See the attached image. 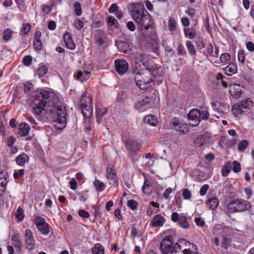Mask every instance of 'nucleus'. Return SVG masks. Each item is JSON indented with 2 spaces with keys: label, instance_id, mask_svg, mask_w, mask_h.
<instances>
[{
  "label": "nucleus",
  "instance_id": "nucleus-1",
  "mask_svg": "<svg viewBox=\"0 0 254 254\" xmlns=\"http://www.w3.org/2000/svg\"><path fill=\"white\" fill-rule=\"evenodd\" d=\"M33 102L36 105L33 109L35 115H41L45 107L49 118L55 123V127L62 130L65 127L66 115L65 106L53 92L43 89L35 94Z\"/></svg>",
  "mask_w": 254,
  "mask_h": 254
},
{
  "label": "nucleus",
  "instance_id": "nucleus-2",
  "mask_svg": "<svg viewBox=\"0 0 254 254\" xmlns=\"http://www.w3.org/2000/svg\"><path fill=\"white\" fill-rule=\"evenodd\" d=\"M135 62L139 65L142 64L148 70L151 75V77L148 79H141L138 77H135V81L136 86L141 90H145L150 87V83L156 82L157 85H159L163 81V77L158 73L159 67L155 64L148 61H144V56L139 55L135 58Z\"/></svg>",
  "mask_w": 254,
  "mask_h": 254
},
{
  "label": "nucleus",
  "instance_id": "nucleus-3",
  "mask_svg": "<svg viewBox=\"0 0 254 254\" xmlns=\"http://www.w3.org/2000/svg\"><path fill=\"white\" fill-rule=\"evenodd\" d=\"M130 15L139 31L147 30L153 24L152 16L139 2L131 3Z\"/></svg>",
  "mask_w": 254,
  "mask_h": 254
},
{
  "label": "nucleus",
  "instance_id": "nucleus-4",
  "mask_svg": "<svg viewBox=\"0 0 254 254\" xmlns=\"http://www.w3.org/2000/svg\"><path fill=\"white\" fill-rule=\"evenodd\" d=\"M251 203L246 200L239 198L231 201L227 206V210L230 213L243 212L250 210Z\"/></svg>",
  "mask_w": 254,
  "mask_h": 254
},
{
  "label": "nucleus",
  "instance_id": "nucleus-5",
  "mask_svg": "<svg viewBox=\"0 0 254 254\" xmlns=\"http://www.w3.org/2000/svg\"><path fill=\"white\" fill-rule=\"evenodd\" d=\"M80 107L83 117L86 119H90L93 114L92 100L90 94L84 92L80 99Z\"/></svg>",
  "mask_w": 254,
  "mask_h": 254
},
{
  "label": "nucleus",
  "instance_id": "nucleus-6",
  "mask_svg": "<svg viewBox=\"0 0 254 254\" xmlns=\"http://www.w3.org/2000/svg\"><path fill=\"white\" fill-rule=\"evenodd\" d=\"M208 117V112L204 109H202V110L193 109L190 111L188 115V119L190 122V124L192 127L197 126L201 120H206Z\"/></svg>",
  "mask_w": 254,
  "mask_h": 254
},
{
  "label": "nucleus",
  "instance_id": "nucleus-7",
  "mask_svg": "<svg viewBox=\"0 0 254 254\" xmlns=\"http://www.w3.org/2000/svg\"><path fill=\"white\" fill-rule=\"evenodd\" d=\"M173 236L165 237L160 244V250L162 254H172L178 252L177 247L174 245Z\"/></svg>",
  "mask_w": 254,
  "mask_h": 254
},
{
  "label": "nucleus",
  "instance_id": "nucleus-8",
  "mask_svg": "<svg viewBox=\"0 0 254 254\" xmlns=\"http://www.w3.org/2000/svg\"><path fill=\"white\" fill-rule=\"evenodd\" d=\"M253 105L252 100L249 98H247L245 100L234 105L232 107V112L235 116L242 114L249 110Z\"/></svg>",
  "mask_w": 254,
  "mask_h": 254
},
{
  "label": "nucleus",
  "instance_id": "nucleus-9",
  "mask_svg": "<svg viewBox=\"0 0 254 254\" xmlns=\"http://www.w3.org/2000/svg\"><path fill=\"white\" fill-rule=\"evenodd\" d=\"M125 145L128 153L133 156L137 154L141 147V144L138 142L131 138L125 139Z\"/></svg>",
  "mask_w": 254,
  "mask_h": 254
},
{
  "label": "nucleus",
  "instance_id": "nucleus-10",
  "mask_svg": "<svg viewBox=\"0 0 254 254\" xmlns=\"http://www.w3.org/2000/svg\"><path fill=\"white\" fill-rule=\"evenodd\" d=\"M38 230L41 234L47 235L50 232V226L45 222V219L41 216H36L34 220Z\"/></svg>",
  "mask_w": 254,
  "mask_h": 254
},
{
  "label": "nucleus",
  "instance_id": "nucleus-11",
  "mask_svg": "<svg viewBox=\"0 0 254 254\" xmlns=\"http://www.w3.org/2000/svg\"><path fill=\"white\" fill-rule=\"evenodd\" d=\"M114 64L116 72L120 75L125 74L128 69V64L125 59H116Z\"/></svg>",
  "mask_w": 254,
  "mask_h": 254
},
{
  "label": "nucleus",
  "instance_id": "nucleus-12",
  "mask_svg": "<svg viewBox=\"0 0 254 254\" xmlns=\"http://www.w3.org/2000/svg\"><path fill=\"white\" fill-rule=\"evenodd\" d=\"M151 98L146 96L136 102L134 107L138 111L142 112L151 107Z\"/></svg>",
  "mask_w": 254,
  "mask_h": 254
},
{
  "label": "nucleus",
  "instance_id": "nucleus-13",
  "mask_svg": "<svg viewBox=\"0 0 254 254\" xmlns=\"http://www.w3.org/2000/svg\"><path fill=\"white\" fill-rule=\"evenodd\" d=\"M25 243L27 249L32 251L35 247V240L31 230L26 229L24 233Z\"/></svg>",
  "mask_w": 254,
  "mask_h": 254
},
{
  "label": "nucleus",
  "instance_id": "nucleus-14",
  "mask_svg": "<svg viewBox=\"0 0 254 254\" xmlns=\"http://www.w3.org/2000/svg\"><path fill=\"white\" fill-rule=\"evenodd\" d=\"M175 246L177 247L178 252L179 250L183 251V250L185 249L190 250V248H192L193 250H197L195 245L190 243L188 240L184 239L178 240V242L175 244Z\"/></svg>",
  "mask_w": 254,
  "mask_h": 254
},
{
  "label": "nucleus",
  "instance_id": "nucleus-15",
  "mask_svg": "<svg viewBox=\"0 0 254 254\" xmlns=\"http://www.w3.org/2000/svg\"><path fill=\"white\" fill-rule=\"evenodd\" d=\"M166 222L165 218L161 214L154 216L150 222V225L153 227H162Z\"/></svg>",
  "mask_w": 254,
  "mask_h": 254
},
{
  "label": "nucleus",
  "instance_id": "nucleus-16",
  "mask_svg": "<svg viewBox=\"0 0 254 254\" xmlns=\"http://www.w3.org/2000/svg\"><path fill=\"white\" fill-rule=\"evenodd\" d=\"M63 38L65 45L67 49L73 50L75 48V43L69 33L66 32L64 34Z\"/></svg>",
  "mask_w": 254,
  "mask_h": 254
},
{
  "label": "nucleus",
  "instance_id": "nucleus-17",
  "mask_svg": "<svg viewBox=\"0 0 254 254\" xmlns=\"http://www.w3.org/2000/svg\"><path fill=\"white\" fill-rule=\"evenodd\" d=\"M212 106L214 110H217L220 113L227 114L229 111V106L227 104L217 102L213 103Z\"/></svg>",
  "mask_w": 254,
  "mask_h": 254
},
{
  "label": "nucleus",
  "instance_id": "nucleus-18",
  "mask_svg": "<svg viewBox=\"0 0 254 254\" xmlns=\"http://www.w3.org/2000/svg\"><path fill=\"white\" fill-rule=\"evenodd\" d=\"M173 125L177 131L182 132L185 134L189 132V128L188 125L185 123H182L178 121H176L173 123Z\"/></svg>",
  "mask_w": 254,
  "mask_h": 254
},
{
  "label": "nucleus",
  "instance_id": "nucleus-19",
  "mask_svg": "<svg viewBox=\"0 0 254 254\" xmlns=\"http://www.w3.org/2000/svg\"><path fill=\"white\" fill-rule=\"evenodd\" d=\"M195 26H191V27H186L183 31L186 38L189 39H193L196 37L197 32L195 29Z\"/></svg>",
  "mask_w": 254,
  "mask_h": 254
},
{
  "label": "nucleus",
  "instance_id": "nucleus-20",
  "mask_svg": "<svg viewBox=\"0 0 254 254\" xmlns=\"http://www.w3.org/2000/svg\"><path fill=\"white\" fill-rule=\"evenodd\" d=\"M106 37L105 32L103 30L98 29L96 31L95 38L99 46L105 43Z\"/></svg>",
  "mask_w": 254,
  "mask_h": 254
},
{
  "label": "nucleus",
  "instance_id": "nucleus-21",
  "mask_svg": "<svg viewBox=\"0 0 254 254\" xmlns=\"http://www.w3.org/2000/svg\"><path fill=\"white\" fill-rule=\"evenodd\" d=\"M108 111V109L107 107H102L96 106V121L99 123L102 117L106 115Z\"/></svg>",
  "mask_w": 254,
  "mask_h": 254
},
{
  "label": "nucleus",
  "instance_id": "nucleus-22",
  "mask_svg": "<svg viewBox=\"0 0 254 254\" xmlns=\"http://www.w3.org/2000/svg\"><path fill=\"white\" fill-rule=\"evenodd\" d=\"M29 157L26 154L22 153L15 158L16 163L19 166H23L26 163L29 162Z\"/></svg>",
  "mask_w": 254,
  "mask_h": 254
},
{
  "label": "nucleus",
  "instance_id": "nucleus-23",
  "mask_svg": "<svg viewBox=\"0 0 254 254\" xmlns=\"http://www.w3.org/2000/svg\"><path fill=\"white\" fill-rule=\"evenodd\" d=\"M30 130V126L26 123H22L19 125L18 134L21 136H26L28 135Z\"/></svg>",
  "mask_w": 254,
  "mask_h": 254
},
{
  "label": "nucleus",
  "instance_id": "nucleus-24",
  "mask_svg": "<svg viewBox=\"0 0 254 254\" xmlns=\"http://www.w3.org/2000/svg\"><path fill=\"white\" fill-rule=\"evenodd\" d=\"M12 245L19 251L21 250L22 243L20 241L18 234H14L11 237Z\"/></svg>",
  "mask_w": 254,
  "mask_h": 254
},
{
  "label": "nucleus",
  "instance_id": "nucleus-25",
  "mask_svg": "<svg viewBox=\"0 0 254 254\" xmlns=\"http://www.w3.org/2000/svg\"><path fill=\"white\" fill-rule=\"evenodd\" d=\"M106 177L108 180L114 181V183L118 185L117 182V175L116 171L112 167L108 166L107 168Z\"/></svg>",
  "mask_w": 254,
  "mask_h": 254
},
{
  "label": "nucleus",
  "instance_id": "nucleus-26",
  "mask_svg": "<svg viewBox=\"0 0 254 254\" xmlns=\"http://www.w3.org/2000/svg\"><path fill=\"white\" fill-rule=\"evenodd\" d=\"M75 78L83 82L87 80L89 77V73L87 71H82L81 70L77 71L74 74Z\"/></svg>",
  "mask_w": 254,
  "mask_h": 254
},
{
  "label": "nucleus",
  "instance_id": "nucleus-27",
  "mask_svg": "<svg viewBox=\"0 0 254 254\" xmlns=\"http://www.w3.org/2000/svg\"><path fill=\"white\" fill-rule=\"evenodd\" d=\"M206 203L210 209L214 210L217 208L219 204V201L217 197H213L208 199Z\"/></svg>",
  "mask_w": 254,
  "mask_h": 254
},
{
  "label": "nucleus",
  "instance_id": "nucleus-28",
  "mask_svg": "<svg viewBox=\"0 0 254 254\" xmlns=\"http://www.w3.org/2000/svg\"><path fill=\"white\" fill-rule=\"evenodd\" d=\"M237 70V64L235 63H231L224 68L225 73L228 75H232L235 73Z\"/></svg>",
  "mask_w": 254,
  "mask_h": 254
},
{
  "label": "nucleus",
  "instance_id": "nucleus-29",
  "mask_svg": "<svg viewBox=\"0 0 254 254\" xmlns=\"http://www.w3.org/2000/svg\"><path fill=\"white\" fill-rule=\"evenodd\" d=\"M186 46L190 55L194 58L196 55V50L193 44L188 40L186 42Z\"/></svg>",
  "mask_w": 254,
  "mask_h": 254
},
{
  "label": "nucleus",
  "instance_id": "nucleus-30",
  "mask_svg": "<svg viewBox=\"0 0 254 254\" xmlns=\"http://www.w3.org/2000/svg\"><path fill=\"white\" fill-rule=\"evenodd\" d=\"M144 122L145 123L152 126H156L157 125V119L156 117L152 115L146 116L144 118Z\"/></svg>",
  "mask_w": 254,
  "mask_h": 254
},
{
  "label": "nucleus",
  "instance_id": "nucleus-31",
  "mask_svg": "<svg viewBox=\"0 0 254 254\" xmlns=\"http://www.w3.org/2000/svg\"><path fill=\"white\" fill-rule=\"evenodd\" d=\"M179 225L185 229H189L190 228V225L188 221V218L186 216H181L180 220L178 223Z\"/></svg>",
  "mask_w": 254,
  "mask_h": 254
},
{
  "label": "nucleus",
  "instance_id": "nucleus-32",
  "mask_svg": "<svg viewBox=\"0 0 254 254\" xmlns=\"http://www.w3.org/2000/svg\"><path fill=\"white\" fill-rule=\"evenodd\" d=\"M106 22L108 27L114 26L116 28L119 27V24L117 19L113 16H109L106 18Z\"/></svg>",
  "mask_w": 254,
  "mask_h": 254
},
{
  "label": "nucleus",
  "instance_id": "nucleus-33",
  "mask_svg": "<svg viewBox=\"0 0 254 254\" xmlns=\"http://www.w3.org/2000/svg\"><path fill=\"white\" fill-rule=\"evenodd\" d=\"M237 137H234L231 139H226L225 138H221L220 142L224 143L227 145V147L230 148L233 147L237 143Z\"/></svg>",
  "mask_w": 254,
  "mask_h": 254
},
{
  "label": "nucleus",
  "instance_id": "nucleus-34",
  "mask_svg": "<svg viewBox=\"0 0 254 254\" xmlns=\"http://www.w3.org/2000/svg\"><path fill=\"white\" fill-rule=\"evenodd\" d=\"M93 185L97 191L102 192L105 188V184L98 179H95Z\"/></svg>",
  "mask_w": 254,
  "mask_h": 254
},
{
  "label": "nucleus",
  "instance_id": "nucleus-35",
  "mask_svg": "<svg viewBox=\"0 0 254 254\" xmlns=\"http://www.w3.org/2000/svg\"><path fill=\"white\" fill-rule=\"evenodd\" d=\"M91 252L93 254H104V250L102 245L97 243L92 248Z\"/></svg>",
  "mask_w": 254,
  "mask_h": 254
},
{
  "label": "nucleus",
  "instance_id": "nucleus-36",
  "mask_svg": "<svg viewBox=\"0 0 254 254\" xmlns=\"http://www.w3.org/2000/svg\"><path fill=\"white\" fill-rule=\"evenodd\" d=\"M214 48L213 46L211 43H208L206 46V50L204 52L203 54L207 58L209 57H212L213 56Z\"/></svg>",
  "mask_w": 254,
  "mask_h": 254
},
{
  "label": "nucleus",
  "instance_id": "nucleus-37",
  "mask_svg": "<svg viewBox=\"0 0 254 254\" xmlns=\"http://www.w3.org/2000/svg\"><path fill=\"white\" fill-rule=\"evenodd\" d=\"M154 207L155 208H159V204L157 202H155L154 201H151L149 203V205L147 207L146 210V214L148 216L150 217L153 212V210L152 207Z\"/></svg>",
  "mask_w": 254,
  "mask_h": 254
},
{
  "label": "nucleus",
  "instance_id": "nucleus-38",
  "mask_svg": "<svg viewBox=\"0 0 254 254\" xmlns=\"http://www.w3.org/2000/svg\"><path fill=\"white\" fill-rule=\"evenodd\" d=\"M169 30L171 32L175 31L177 29V22L174 17H170L168 21Z\"/></svg>",
  "mask_w": 254,
  "mask_h": 254
},
{
  "label": "nucleus",
  "instance_id": "nucleus-39",
  "mask_svg": "<svg viewBox=\"0 0 254 254\" xmlns=\"http://www.w3.org/2000/svg\"><path fill=\"white\" fill-rule=\"evenodd\" d=\"M249 141L244 139L240 141L238 144V150L239 152H243L249 145Z\"/></svg>",
  "mask_w": 254,
  "mask_h": 254
},
{
  "label": "nucleus",
  "instance_id": "nucleus-40",
  "mask_svg": "<svg viewBox=\"0 0 254 254\" xmlns=\"http://www.w3.org/2000/svg\"><path fill=\"white\" fill-rule=\"evenodd\" d=\"M12 30L10 28L4 29L2 32L3 39L6 42L10 40L12 34Z\"/></svg>",
  "mask_w": 254,
  "mask_h": 254
},
{
  "label": "nucleus",
  "instance_id": "nucleus-41",
  "mask_svg": "<svg viewBox=\"0 0 254 254\" xmlns=\"http://www.w3.org/2000/svg\"><path fill=\"white\" fill-rule=\"evenodd\" d=\"M150 183L148 181H145L142 188V192L145 194H150L152 191Z\"/></svg>",
  "mask_w": 254,
  "mask_h": 254
},
{
  "label": "nucleus",
  "instance_id": "nucleus-42",
  "mask_svg": "<svg viewBox=\"0 0 254 254\" xmlns=\"http://www.w3.org/2000/svg\"><path fill=\"white\" fill-rule=\"evenodd\" d=\"M15 216L19 221H21L23 220L24 214L23 209L21 207H18L15 213Z\"/></svg>",
  "mask_w": 254,
  "mask_h": 254
},
{
  "label": "nucleus",
  "instance_id": "nucleus-43",
  "mask_svg": "<svg viewBox=\"0 0 254 254\" xmlns=\"http://www.w3.org/2000/svg\"><path fill=\"white\" fill-rule=\"evenodd\" d=\"M118 48H122L124 52H127L129 50L128 43L125 41H120L117 43Z\"/></svg>",
  "mask_w": 254,
  "mask_h": 254
},
{
  "label": "nucleus",
  "instance_id": "nucleus-44",
  "mask_svg": "<svg viewBox=\"0 0 254 254\" xmlns=\"http://www.w3.org/2000/svg\"><path fill=\"white\" fill-rule=\"evenodd\" d=\"M37 72L40 77H44L48 72V68L46 65H42L38 68Z\"/></svg>",
  "mask_w": 254,
  "mask_h": 254
},
{
  "label": "nucleus",
  "instance_id": "nucleus-45",
  "mask_svg": "<svg viewBox=\"0 0 254 254\" xmlns=\"http://www.w3.org/2000/svg\"><path fill=\"white\" fill-rule=\"evenodd\" d=\"M177 54L179 56L185 57L187 55L186 50L182 45H179L177 48Z\"/></svg>",
  "mask_w": 254,
  "mask_h": 254
},
{
  "label": "nucleus",
  "instance_id": "nucleus-46",
  "mask_svg": "<svg viewBox=\"0 0 254 254\" xmlns=\"http://www.w3.org/2000/svg\"><path fill=\"white\" fill-rule=\"evenodd\" d=\"M127 206L132 210H135L138 206V203L133 199H129L127 201Z\"/></svg>",
  "mask_w": 254,
  "mask_h": 254
},
{
  "label": "nucleus",
  "instance_id": "nucleus-47",
  "mask_svg": "<svg viewBox=\"0 0 254 254\" xmlns=\"http://www.w3.org/2000/svg\"><path fill=\"white\" fill-rule=\"evenodd\" d=\"M74 8L75 14L77 16H80L82 14V9L80 2L76 1L74 3Z\"/></svg>",
  "mask_w": 254,
  "mask_h": 254
},
{
  "label": "nucleus",
  "instance_id": "nucleus-48",
  "mask_svg": "<svg viewBox=\"0 0 254 254\" xmlns=\"http://www.w3.org/2000/svg\"><path fill=\"white\" fill-rule=\"evenodd\" d=\"M231 242L230 239L227 236L223 237V240L221 243V247L223 249H227Z\"/></svg>",
  "mask_w": 254,
  "mask_h": 254
},
{
  "label": "nucleus",
  "instance_id": "nucleus-49",
  "mask_svg": "<svg viewBox=\"0 0 254 254\" xmlns=\"http://www.w3.org/2000/svg\"><path fill=\"white\" fill-rule=\"evenodd\" d=\"M230 57L229 53H224L220 56V60L222 63H226L230 60Z\"/></svg>",
  "mask_w": 254,
  "mask_h": 254
},
{
  "label": "nucleus",
  "instance_id": "nucleus-50",
  "mask_svg": "<svg viewBox=\"0 0 254 254\" xmlns=\"http://www.w3.org/2000/svg\"><path fill=\"white\" fill-rule=\"evenodd\" d=\"M238 61L242 64H244L245 60V51L243 50H240L238 52Z\"/></svg>",
  "mask_w": 254,
  "mask_h": 254
},
{
  "label": "nucleus",
  "instance_id": "nucleus-51",
  "mask_svg": "<svg viewBox=\"0 0 254 254\" xmlns=\"http://www.w3.org/2000/svg\"><path fill=\"white\" fill-rule=\"evenodd\" d=\"M182 195L185 199H189L191 197V192L188 189H184L182 190Z\"/></svg>",
  "mask_w": 254,
  "mask_h": 254
},
{
  "label": "nucleus",
  "instance_id": "nucleus-52",
  "mask_svg": "<svg viewBox=\"0 0 254 254\" xmlns=\"http://www.w3.org/2000/svg\"><path fill=\"white\" fill-rule=\"evenodd\" d=\"M233 172L234 173H238L241 171V164L237 161H234L233 162Z\"/></svg>",
  "mask_w": 254,
  "mask_h": 254
},
{
  "label": "nucleus",
  "instance_id": "nucleus-53",
  "mask_svg": "<svg viewBox=\"0 0 254 254\" xmlns=\"http://www.w3.org/2000/svg\"><path fill=\"white\" fill-rule=\"evenodd\" d=\"M7 183V181L6 177L0 174V188H3V190H5Z\"/></svg>",
  "mask_w": 254,
  "mask_h": 254
},
{
  "label": "nucleus",
  "instance_id": "nucleus-54",
  "mask_svg": "<svg viewBox=\"0 0 254 254\" xmlns=\"http://www.w3.org/2000/svg\"><path fill=\"white\" fill-rule=\"evenodd\" d=\"M31 29V25L29 23H26L22 25L21 32L25 35L27 34Z\"/></svg>",
  "mask_w": 254,
  "mask_h": 254
},
{
  "label": "nucleus",
  "instance_id": "nucleus-55",
  "mask_svg": "<svg viewBox=\"0 0 254 254\" xmlns=\"http://www.w3.org/2000/svg\"><path fill=\"white\" fill-rule=\"evenodd\" d=\"M230 166L225 165L222 169V175L223 177H227L231 171Z\"/></svg>",
  "mask_w": 254,
  "mask_h": 254
},
{
  "label": "nucleus",
  "instance_id": "nucleus-56",
  "mask_svg": "<svg viewBox=\"0 0 254 254\" xmlns=\"http://www.w3.org/2000/svg\"><path fill=\"white\" fill-rule=\"evenodd\" d=\"M34 48L37 51H40L42 49V43L41 40H34Z\"/></svg>",
  "mask_w": 254,
  "mask_h": 254
},
{
  "label": "nucleus",
  "instance_id": "nucleus-57",
  "mask_svg": "<svg viewBox=\"0 0 254 254\" xmlns=\"http://www.w3.org/2000/svg\"><path fill=\"white\" fill-rule=\"evenodd\" d=\"M32 58L31 56H25L23 59V63L26 66H29L32 63Z\"/></svg>",
  "mask_w": 254,
  "mask_h": 254
},
{
  "label": "nucleus",
  "instance_id": "nucleus-58",
  "mask_svg": "<svg viewBox=\"0 0 254 254\" xmlns=\"http://www.w3.org/2000/svg\"><path fill=\"white\" fill-rule=\"evenodd\" d=\"M127 27L128 30L131 32L134 31L136 29V26L132 21H129L127 23Z\"/></svg>",
  "mask_w": 254,
  "mask_h": 254
},
{
  "label": "nucleus",
  "instance_id": "nucleus-59",
  "mask_svg": "<svg viewBox=\"0 0 254 254\" xmlns=\"http://www.w3.org/2000/svg\"><path fill=\"white\" fill-rule=\"evenodd\" d=\"M25 173L24 169H20L18 172H15L13 174V178L14 179H18L19 178H22Z\"/></svg>",
  "mask_w": 254,
  "mask_h": 254
},
{
  "label": "nucleus",
  "instance_id": "nucleus-60",
  "mask_svg": "<svg viewBox=\"0 0 254 254\" xmlns=\"http://www.w3.org/2000/svg\"><path fill=\"white\" fill-rule=\"evenodd\" d=\"M197 49L199 51L201 50L205 47V44L202 40H198L194 42Z\"/></svg>",
  "mask_w": 254,
  "mask_h": 254
},
{
  "label": "nucleus",
  "instance_id": "nucleus-61",
  "mask_svg": "<svg viewBox=\"0 0 254 254\" xmlns=\"http://www.w3.org/2000/svg\"><path fill=\"white\" fill-rule=\"evenodd\" d=\"M209 189V185L207 184L203 185L200 188L199 193L201 196H204L206 193Z\"/></svg>",
  "mask_w": 254,
  "mask_h": 254
},
{
  "label": "nucleus",
  "instance_id": "nucleus-62",
  "mask_svg": "<svg viewBox=\"0 0 254 254\" xmlns=\"http://www.w3.org/2000/svg\"><path fill=\"white\" fill-rule=\"evenodd\" d=\"M83 21L79 19L74 22V27L78 30H80L83 27Z\"/></svg>",
  "mask_w": 254,
  "mask_h": 254
},
{
  "label": "nucleus",
  "instance_id": "nucleus-63",
  "mask_svg": "<svg viewBox=\"0 0 254 254\" xmlns=\"http://www.w3.org/2000/svg\"><path fill=\"white\" fill-rule=\"evenodd\" d=\"M15 141L16 139L13 136L11 135L9 136L7 139V145L8 147L13 146V145L15 143Z\"/></svg>",
  "mask_w": 254,
  "mask_h": 254
},
{
  "label": "nucleus",
  "instance_id": "nucleus-64",
  "mask_svg": "<svg viewBox=\"0 0 254 254\" xmlns=\"http://www.w3.org/2000/svg\"><path fill=\"white\" fill-rule=\"evenodd\" d=\"M78 213L80 217L84 218H88L90 216L89 213L87 211L83 209L79 210L78 211Z\"/></svg>",
  "mask_w": 254,
  "mask_h": 254
}]
</instances>
